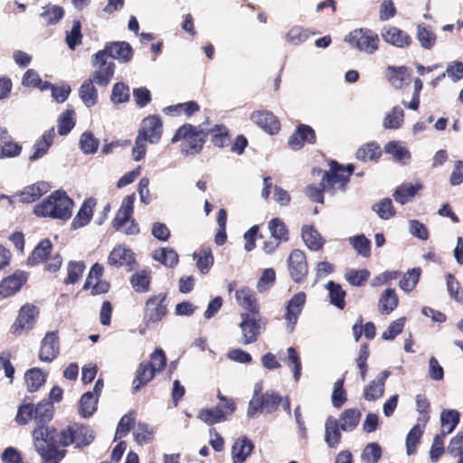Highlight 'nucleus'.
<instances>
[{
	"label": "nucleus",
	"instance_id": "f257e3e1",
	"mask_svg": "<svg viewBox=\"0 0 463 463\" xmlns=\"http://www.w3.org/2000/svg\"><path fill=\"white\" fill-rule=\"evenodd\" d=\"M328 170H317L318 173H323L321 185L325 186L326 192L330 195L345 193L350 178L355 169L354 165L347 164L345 165L332 159L328 162Z\"/></svg>",
	"mask_w": 463,
	"mask_h": 463
},
{
	"label": "nucleus",
	"instance_id": "f03ea898",
	"mask_svg": "<svg viewBox=\"0 0 463 463\" xmlns=\"http://www.w3.org/2000/svg\"><path fill=\"white\" fill-rule=\"evenodd\" d=\"M34 447L41 455L43 463H59L65 455V450L59 449V433L50 430L43 424H39L33 432Z\"/></svg>",
	"mask_w": 463,
	"mask_h": 463
},
{
	"label": "nucleus",
	"instance_id": "7ed1b4c3",
	"mask_svg": "<svg viewBox=\"0 0 463 463\" xmlns=\"http://www.w3.org/2000/svg\"><path fill=\"white\" fill-rule=\"evenodd\" d=\"M207 137L208 133H204L200 125L185 123L175 130L171 141L172 143L181 142L180 147L184 155L194 156L201 153Z\"/></svg>",
	"mask_w": 463,
	"mask_h": 463
},
{
	"label": "nucleus",
	"instance_id": "20e7f679",
	"mask_svg": "<svg viewBox=\"0 0 463 463\" xmlns=\"http://www.w3.org/2000/svg\"><path fill=\"white\" fill-rule=\"evenodd\" d=\"M166 365V357L161 348L156 349L150 354L149 362H142L133 381V391L137 392L142 386L148 383L155 375L163 371Z\"/></svg>",
	"mask_w": 463,
	"mask_h": 463
},
{
	"label": "nucleus",
	"instance_id": "39448f33",
	"mask_svg": "<svg viewBox=\"0 0 463 463\" xmlns=\"http://www.w3.org/2000/svg\"><path fill=\"white\" fill-rule=\"evenodd\" d=\"M352 47L372 54L379 48V36L378 34L368 28L354 29L350 32L345 38Z\"/></svg>",
	"mask_w": 463,
	"mask_h": 463
},
{
	"label": "nucleus",
	"instance_id": "423d86ee",
	"mask_svg": "<svg viewBox=\"0 0 463 463\" xmlns=\"http://www.w3.org/2000/svg\"><path fill=\"white\" fill-rule=\"evenodd\" d=\"M93 438L92 431L89 428L80 423H72L59 432L58 443L63 447L71 444L80 447L90 444Z\"/></svg>",
	"mask_w": 463,
	"mask_h": 463
},
{
	"label": "nucleus",
	"instance_id": "0eeeda50",
	"mask_svg": "<svg viewBox=\"0 0 463 463\" xmlns=\"http://www.w3.org/2000/svg\"><path fill=\"white\" fill-rule=\"evenodd\" d=\"M166 295L159 293L147 299L145 305L143 322L147 328H154L166 314Z\"/></svg>",
	"mask_w": 463,
	"mask_h": 463
},
{
	"label": "nucleus",
	"instance_id": "6e6552de",
	"mask_svg": "<svg viewBox=\"0 0 463 463\" xmlns=\"http://www.w3.org/2000/svg\"><path fill=\"white\" fill-rule=\"evenodd\" d=\"M133 53V49L128 42L117 41L107 43L104 49L97 52V57L101 59L105 56L108 59L109 56L120 62L127 63L132 60Z\"/></svg>",
	"mask_w": 463,
	"mask_h": 463
},
{
	"label": "nucleus",
	"instance_id": "1a4fd4ad",
	"mask_svg": "<svg viewBox=\"0 0 463 463\" xmlns=\"http://www.w3.org/2000/svg\"><path fill=\"white\" fill-rule=\"evenodd\" d=\"M92 64L97 67L92 72L90 80L101 87H106L110 82L115 72V63L113 61H108L103 56L101 59L97 57V52L93 55Z\"/></svg>",
	"mask_w": 463,
	"mask_h": 463
},
{
	"label": "nucleus",
	"instance_id": "9d476101",
	"mask_svg": "<svg viewBox=\"0 0 463 463\" xmlns=\"http://www.w3.org/2000/svg\"><path fill=\"white\" fill-rule=\"evenodd\" d=\"M306 298L307 296L304 292H298L286 303L284 319L286 320V328L289 333H293L295 330L298 317L303 311Z\"/></svg>",
	"mask_w": 463,
	"mask_h": 463
},
{
	"label": "nucleus",
	"instance_id": "9b49d317",
	"mask_svg": "<svg viewBox=\"0 0 463 463\" xmlns=\"http://www.w3.org/2000/svg\"><path fill=\"white\" fill-rule=\"evenodd\" d=\"M163 123L158 115H150L145 118L138 130L137 137L150 143H157L162 136Z\"/></svg>",
	"mask_w": 463,
	"mask_h": 463
},
{
	"label": "nucleus",
	"instance_id": "f8f14e48",
	"mask_svg": "<svg viewBox=\"0 0 463 463\" xmlns=\"http://www.w3.org/2000/svg\"><path fill=\"white\" fill-rule=\"evenodd\" d=\"M108 264L117 268L124 267L128 270H132L136 264L135 253L125 245H117L108 256Z\"/></svg>",
	"mask_w": 463,
	"mask_h": 463
},
{
	"label": "nucleus",
	"instance_id": "ddd939ff",
	"mask_svg": "<svg viewBox=\"0 0 463 463\" xmlns=\"http://www.w3.org/2000/svg\"><path fill=\"white\" fill-rule=\"evenodd\" d=\"M288 269L291 279L301 282L308 273V267L305 253L300 250H294L288 258Z\"/></svg>",
	"mask_w": 463,
	"mask_h": 463
},
{
	"label": "nucleus",
	"instance_id": "4468645a",
	"mask_svg": "<svg viewBox=\"0 0 463 463\" xmlns=\"http://www.w3.org/2000/svg\"><path fill=\"white\" fill-rule=\"evenodd\" d=\"M38 314L39 311L35 306L24 305L12 326V332L15 335H21L23 331L32 329Z\"/></svg>",
	"mask_w": 463,
	"mask_h": 463
},
{
	"label": "nucleus",
	"instance_id": "2eb2a0df",
	"mask_svg": "<svg viewBox=\"0 0 463 463\" xmlns=\"http://www.w3.org/2000/svg\"><path fill=\"white\" fill-rule=\"evenodd\" d=\"M33 213L39 217L66 221L71 218L72 210L70 204H35Z\"/></svg>",
	"mask_w": 463,
	"mask_h": 463
},
{
	"label": "nucleus",
	"instance_id": "dca6fc26",
	"mask_svg": "<svg viewBox=\"0 0 463 463\" xmlns=\"http://www.w3.org/2000/svg\"><path fill=\"white\" fill-rule=\"evenodd\" d=\"M317 136L315 130L308 125L299 124L292 135L289 137L288 144L294 149H301L306 143L315 144Z\"/></svg>",
	"mask_w": 463,
	"mask_h": 463
},
{
	"label": "nucleus",
	"instance_id": "f3484780",
	"mask_svg": "<svg viewBox=\"0 0 463 463\" xmlns=\"http://www.w3.org/2000/svg\"><path fill=\"white\" fill-rule=\"evenodd\" d=\"M250 119L265 132L270 135L277 134L280 130V121L270 111H254L250 115Z\"/></svg>",
	"mask_w": 463,
	"mask_h": 463
},
{
	"label": "nucleus",
	"instance_id": "a211bd4d",
	"mask_svg": "<svg viewBox=\"0 0 463 463\" xmlns=\"http://www.w3.org/2000/svg\"><path fill=\"white\" fill-rule=\"evenodd\" d=\"M60 353L58 333L48 332L43 339L39 352V358L43 362H52Z\"/></svg>",
	"mask_w": 463,
	"mask_h": 463
},
{
	"label": "nucleus",
	"instance_id": "6ab92c4d",
	"mask_svg": "<svg viewBox=\"0 0 463 463\" xmlns=\"http://www.w3.org/2000/svg\"><path fill=\"white\" fill-rule=\"evenodd\" d=\"M241 317V321L239 326L241 332V342L243 345L256 342L260 334V326L256 319L251 317L249 313H242Z\"/></svg>",
	"mask_w": 463,
	"mask_h": 463
},
{
	"label": "nucleus",
	"instance_id": "aec40b11",
	"mask_svg": "<svg viewBox=\"0 0 463 463\" xmlns=\"http://www.w3.org/2000/svg\"><path fill=\"white\" fill-rule=\"evenodd\" d=\"M390 375V371H382L374 380L364 387L363 393L364 398L369 402L380 399L384 393L385 382Z\"/></svg>",
	"mask_w": 463,
	"mask_h": 463
},
{
	"label": "nucleus",
	"instance_id": "412c9836",
	"mask_svg": "<svg viewBox=\"0 0 463 463\" xmlns=\"http://www.w3.org/2000/svg\"><path fill=\"white\" fill-rule=\"evenodd\" d=\"M381 35L384 42L399 48L408 47L412 42L406 32L395 26L383 27Z\"/></svg>",
	"mask_w": 463,
	"mask_h": 463
},
{
	"label": "nucleus",
	"instance_id": "4be33fe9",
	"mask_svg": "<svg viewBox=\"0 0 463 463\" xmlns=\"http://www.w3.org/2000/svg\"><path fill=\"white\" fill-rule=\"evenodd\" d=\"M51 188V184L44 181L28 185L19 194V203H34L47 194Z\"/></svg>",
	"mask_w": 463,
	"mask_h": 463
},
{
	"label": "nucleus",
	"instance_id": "5701e85b",
	"mask_svg": "<svg viewBox=\"0 0 463 463\" xmlns=\"http://www.w3.org/2000/svg\"><path fill=\"white\" fill-rule=\"evenodd\" d=\"M26 275L23 271H15L0 282V296L3 298L15 294L26 281Z\"/></svg>",
	"mask_w": 463,
	"mask_h": 463
},
{
	"label": "nucleus",
	"instance_id": "b1692460",
	"mask_svg": "<svg viewBox=\"0 0 463 463\" xmlns=\"http://www.w3.org/2000/svg\"><path fill=\"white\" fill-rule=\"evenodd\" d=\"M237 304L249 313L255 315L259 313V305L252 289L248 287H241L235 292Z\"/></svg>",
	"mask_w": 463,
	"mask_h": 463
},
{
	"label": "nucleus",
	"instance_id": "393cba45",
	"mask_svg": "<svg viewBox=\"0 0 463 463\" xmlns=\"http://www.w3.org/2000/svg\"><path fill=\"white\" fill-rule=\"evenodd\" d=\"M254 449L253 443L247 437H240L232 447L233 463H243Z\"/></svg>",
	"mask_w": 463,
	"mask_h": 463
},
{
	"label": "nucleus",
	"instance_id": "a878e982",
	"mask_svg": "<svg viewBox=\"0 0 463 463\" xmlns=\"http://www.w3.org/2000/svg\"><path fill=\"white\" fill-rule=\"evenodd\" d=\"M210 135L211 142L214 146L223 148L231 144V134L229 128L223 124H215L209 130L204 131Z\"/></svg>",
	"mask_w": 463,
	"mask_h": 463
},
{
	"label": "nucleus",
	"instance_id": "bb28decb",
	"mask_svg": "<svg viewBox=\"0 0 463 463\" xmlns=\"http://www.w3.org/2000/svg\"><path fill=\"white\" fill-rule=\"evenodd\" d=\"M301 236L305 245L311 250L322 249L325 240L320 233L311 225H304L301 229Z\"/></svg>",
	"mask_w": 463,
	"mask_h": 463
},
{
	"label": "nucleus",
	"instance_id": "cd10ccee",
	"mask_svg": "<svg viewBox=\"0 0 463 463\" xmlns=\"http://www.w3.org/2000/svg\"><path fill=\"white\" fill-rule=\"evenodd\" d=\"M338 420L330 416L325 423V442L329 448H336L341 440Z\"/></svg>",
	"mask_w": 463,
	"mask_h": 463
},
{
	"label": "nucleus",
	"instance_id": "c85d7f7f",
	"mask_svg": "<svg viewBox=\"0 0 463 463\" xmlns=\"http://www.w3.org/2000/svg\"><path fill=\"white\" fill-rule=\"evenodd\" d=\"M55 137L54 128L45 131L42 137L35 142L33 146V153L30 156V160L33 161L47 153L50 146H52Z\"/></svg>",
	"mask_w": 463,
	"mask_h": 463
},
{
	"label": "nucleus",
	"instance_id": "c756f323",
	"mask_svg": "<svg viewBox=\"0 0 463 463\" xmlns=\"http://www.w3.org/2000/svg\"><path fill=\"white\" fill-rule=\"evenodd\" d=\"M423 185L420 183L411 184L404 183L397 187L393 194L394 200L397 203H408L415 197V195L422 190Z\"/></svg>",
	"mask_w": 463,
	"mask_h": 463
},
{
	"label": "nucleus",
	"instance_id": "7c9ffc66",
	"mask_svg": "<svg viewBox=\"0 0 463 463\" xmlns=\"http://www.w3.org/2000/svg\"><path fill=\"white\" fill-rule=\"evenodd\" d=\"M197 418L207 425H213L227 420L226 412L221 405L202 409L198 412Z\"/></svg>",
	"mask_w": 463,
	"mask_h": 463
},
{
	"label": "nucleus",
	"instance_id": "2f4dec72",
	"mask_svg": "<svg viewBox=\"0 0 463 463\" xmlns=\"http://www.w3.org/2000/svg\"><path fill=\"white\" fill-rule=\"evenodd\" d=\"M273 189L274 195L273 200L278 203L289 202L290 195L288 191L284 190L280 186H273L272 178L270 176H266L263 179V188L261 191V196L263 199L267 200Z\"/></svg>",
	"mask_w": 463,
	"mask_h": 463
},
{
	"label": "nucleus",
	"instance_id": "473e14b6",
	"mask_svg": "<svg viewBox=\"0 0 463 463\" xmlns=\"http://www.w3.org/2000/svg\"><path fill=\"white\" fill-rule=\"evenodd\" d=\"M382 148L376 142H369L359 147L355 153L358 160L363 162L374 161L377 162L382 156Z\"/></svg>",
	"mask_w": 463,
	"mask_h": 463
},
{
	"label": "nucleus",
	"instance_id": "72a5a7b5",
	"mask_svg": "<svg viewBox=\"0 0 463 463\" xmlns=\"http://www.w3.org/2000/svg\"><path fill=\"white\" fill-rule=\"evenodd\" d=\"M460 414L458 411L452 409H445L440 413V434L447 436L451 433L458 426Z\"/></svg>",
	"mask_w": 463,
	"mask_h": 463
},
{
	"label": "nucleus",
	"instance_id": "f704fd0d",
	"mask_svg": "<svg viewBox=\"0 0 463 463\" xmlns=\"http://www.w3.org/2000/svg\"><path fill=\"white\" fill-rule=\"evenodd\" d=\"M152 258L167 268H174L178 263V254L172 248H158L153 251Z\"/></svg>",
	"mask_w": 463,
	"mask_h": 463
},
{
	"label": "nucleus",
	"instance_id": "c9c22d12",
	"mask_svg": "<svg viewBox=\"0 0 463 463\" xmlns=\"http://www.w3.org/2000/svg\"><path fill=\"white\" fill-rule=\"evenodd\" d=\"M410 74L405 66L388 67V80L395 89H402L410 84Z\"/></svg>",
	"mask_w": 463,
	"mask_h": 463
},
{
	"label": "nucleus",
	"instance_id": "e433bc0d",
	"mask_svg": "<svg viewBox=\"0 0 463 463\" xmlns=\"http://www.w3.org/2000/svg\"><path fill=\"white\" fill-rule=\"evenodd\" d=\"M196 267L202 274H207L213 265L214 258L210 248H203L193 255Z\"/></svg>",
	"mask_w": 463,
	"mask_h": 463
},
{
	"label": "nucleus",
	"instance_id": "4c0bfd02",
	"mask_svg": "<svg viewBox=\"0 0 463 463\" xmlns=\"http://www.w3.org/2000/svg\"><path fill=\"white\" fill-rule=\"evenodd\" d=\"M200 110L199 104L194 101H187L184 103H178L175 105H171L164 109V112L165 114H171V115H181L184 114L187 118L192 117L194 114L198 112Z\"/></svg>",
	"mask_w": 463,
	"mask_h": 463
},
{
	"label": "nucleus",
	"instance_id": "58836bf2",
	"mask_svg": "<svg viewBox=\"0 0 463 463\" xmlns=\"http://www.w3.org/2000/svg\"><path fill=\"white\" fill-rule=\"evenodd\" d=\"M426 424L417 421V423L411 429L406 437V452L408 455H412L416 451V447L424 432Z\"/></svg>",
	"mask_w": 463,
	"mask_h": 463
},
{
	"label": "nucleus",
	"instance_id": "ea45409f",
	"mask_svg": "<svg viewBox=\"0 0 463 463\" xmlns=\"http://www.w3.org/2000/svg\"><path fill=\"white\" fill-rule=\"evenodd\" d=\"M91 80H85L79 89V96L87 107L94 106L98 101V91Z\"/></svg>",
	"mask_w": 463,
	"mask_h": 463
},
{
	"label": "nucleus",
	"instance_id": "a19ab883",
	"mask_svg": "<svg viewBox=\"0 0 463 463\" xmlns=\"http://www.w3.org/2000/svg\"><path fill=\"white\" fill-rule=\"evenodd\" d=\"M398 305V297L392 288L386 289L379 298V310L383 314L392 313Z\"/></svg>",
	"mask_w": 463,
	"mask_h": 463
},
{
	"label": "nucleus",
	"instance_id": "79ce46f5",
	"mask_svg": "<svg viewBox=\"0 0 463 463\" xmlns=\"http://www.w3.org/2000/svg\"><path fill=\"white\" fill-rule=\"evenodd\" d=\"M27 390L30 392H36L46 381V373L39 368L28 370L24 374Z\"/></svg>",
	"mask_w": 463,
	"mask_h": 463
},
{
	"label": "nucleus",
	"instance_id": "37998d69",
	"mask_svg": "<svg viewBox=\"0 0 463 463\" xmlns=\"http://www.w3.org/2000/svg\"><path fill=\"white\" fill-rule=\"evenodd\" d=\"M98 398L93 392H85L79 402V413L84 418L90 417L97 410Z\"/></svg>",
	"mask_w": 463,
	"mask_h": 463
},
{
	"label": "nucleus",
	"instance_id": "c03bdc74",
	"mask_svg": "<svg viewBox=\"0 0 463 463\" xmlns=\"http://www.w3.org/2000/svg\"><path fill=\"white\" fill-rule=\"evenodd\" d=\"M404 121V111L400 107L396 106L387 113L383 118V128L386 129L400 128Z\"/></svg>",
	"mask_w": 463,
	"mask_h": 463
},
{
	"label": "nucleus",
	"instance_id": "a18cd8bd",
	"mask_svg": "<svg viewBox=\"0 0 463 463\" xmlns=\"http://www.w3.org/2000/svg\"><path fill=\"white\" fill-rule=\"evenodd\" d=\"M361 413L356 409H347L343 411L340 417V428L344 431L353 430L358 424Z\"/></svg>",
	"mask_w": 463,
	"mask_h": 463
},
{
	"label": "nucleus",
	"instance_id": "49530a36",
	"mask_svg": "<svg viewBox=\"0 0 463 463\" xmlns=\"http://www.w3.org/2000/svg\"><path fill=\"white\" fill-rule=\"evenodd\" d=\"M313 34H315V33L310 32L308 29L295 25L287 33L286 40L293 45H298L306 42Z\"/></svg>",
	"mask_w": 463,
	"mask_h": 463
},
{
	"label": "nucleus",
	"instance_id": "de8ad7c7",
	"mask_svg": "<svg viewBox=\"0 0 463 463\" xmlns=\"http://www.w3.org/2000/svg\"><path fill=\"white\" fill-rule=\"evenodd\" d=\"M151 276L147 270H140L134 273L130 278V283L133 288L138 293L148 291Z\"/></svg>",
	"mask_w": 463,
	"mask_h": 463
},
{
	"label": "nucleus",
	"instance_id": "09e8293b",
	"mask_svg": "<svg viewBox=\"0 0 463 463\" xmlns=\"http://www.w3.org/2000/svg\"><path fill=\"white\" fill-rule=\"evenodd\" d=\"M271 237L280 243L288 241V231L285 223L279 218H273L269 222Z\"/></svg>",
	"mask_w": 463,
	"mask_h": 463
},
{
	"label": "nucleus",
	"instance_id": "8fccbe9b",
	"mask_svg": "<svg viewBox=\"0 0 463 463\" xmlns=\"http://www.w3.org/2000/svg\"><path fill=\"white\" fill-rule=\"evenodd\" d=\"M417 39L421 47L428 50L431 49L436 43L435 33L424 24H420L417 26Z\"/></svg>",
	"mask_w": 463,
	"mask_h": 463
},
{
	"label": "nucleus",
	"instance_id": "3c124183",
	"mask_svg": "<svg viewBox=\"0 0 463 463\" xmlns=\"http://www.w3.org/2000/svg\"><path fill=\"white\" fill-rule=\"evenodd\" d=\"M349 243L356 250L357 254L363 257H369L371 253V241L364 234L352 236L348 239Z\"/></svg>",
	"mask_w": 463,
	"mask_h": 463
},
{
	"label": "nucleus",
	"instance_id": "603ef678",
	"mask_svg": "<svg viewBox=\"0 0 463 463\" xmlns=\"http://www.w3.org/2000/svg\"><path fill=\"white\" fill-rule=\"evenodd\" d=\"M420 273L421 269L420 268H413L408 270L400 280V288L406 292L412 291L419 281Z\"/></svg>",
	"mask_w": 463,
	"mask_h": 463
},
{
	"label": "nucleus",
	"instance_id": "864d4df0",
	"mask_svg": "<svg viewBox=\"0 0 463 463\" xmlns=\"http://www.w3.org/2000/svg\"><path fill=\"white\" fill-rule=\"evenodd\" d=\"M34 420L39 424H44L52 418V405L49 402H41L33 406Z\"/></svg>",
	"mask_w": 463,
	"mask_h": 463
},
{
	"label": "nucleus",
	"instance_id": "5fc2aeb1",
	"mask_svg": "<svg viewBox=\"0 0 463 463\" xmlns=\"http://www.w3.org/2000/svg\"><path fill=\"white\" fill-rule=\"evenodd\" d=\"M329 290L330 301L333 305L340 309L345 307V292L342 289L341 286L333 281H329L326 285Z\"/></svg>",
	"mask_w": 463,
	"mask_h": 463
},
{
	"label": "nucleus",
	"instance_id": "6e6d98bb",
	"mask_svg": "<svg viewBox=\"0 0 463 463\" xmlns=\"http://www.w3.org/2000/svg\"><path fill=\"white\" fill-rule=\"evenodd\" d=\"M81 24L80 20H74L71 30L66 33V43L70 49L74 50L76 46L81 44Z\"/></svg>",
	"mask_w": 463,
	"mask_h": 463
},
{
	"label": "nucleus",
	"instance_id": "4d7b16f0",
	"mask_svg": "<svg viewBox=\"0 0 463 463\" xmlns=\"http://www.w3.org/2000/svg\"><path fill=\"white\" fill-rule=\"evenodd\" d=\"M52 250V242L48 239H44L39 242L34 248L29 261L32 263H39L46 259Z\"/></svg>",
	"mask_w": 463,
	"mask_h": 463
},
{
	"label": "nucleus",
	"instance_id": "13d9d810",
	"mask_svg": "<svg viewBox=\"0 0 463 463\" xmlns=\"http://www.w3.org/2000/svg\"><path fill=\"white\" fill-rule=\"evenodd\" d=\"M288 356L285 359L287 365L292 370L293 377L298 382L301 375V363L299 355L294 347H288L287 350Z\"/></svg>",
	"mask_w": 463,
	"mask_h": 463
},
{
	"label": "nucleus",
	"instance_id": "bf43d9fd",
	"mask_svg": "<svg viewBox=\"0 0 463 463\" xmlns=\"http://www.w3.org/2000/svg\"><path fill=\"white\" fill-rule=\"evenodd\" d=\"M93 215V208L92 204H82L80 209L79 210L77 215L73 219L71 222V227L73 229H78L83 227L90 221Z\"/></svg>",
	"mask_w": 463,
	"mask_h": 463
},
{
	"label": "nucleus",
	"instance_id": "052dcab7",
	"mask_svg": "<svg viewBox=\"0 0 463 463\" xmlns=\"http://www.w3.org/2000/svg\"><path fill=\"white\" fill-rule=\"evenodd\" d=\"M129 88L124 82H117L114 84L111 91V101L114 104H120L128 101Z\"/></svg>",
	"mask_w": 463,
	"mask_h": 463
},
{
	"label": "nucleus",
	"instance_id": "680f3d73",
	"mask_svg": "<svg viewBox=\"0 0 463 463\" xmlns=\"http://www.w3.org/2000/svg\"><path fill=\"white\" fill-rule=\"evenodd\" d=\"M384 150L387 154L392 156L394 160L402 161L405 158L410 157V152L404 146H402L398 141H390L385 146Z\"/></svg>",
	"mask_w": 463,
	"mask_h": 463
},
{
	"label": "nucleus",
	"instance_id": "e2e57ef3",
	"mask_svg": "<svg viewBox=\"0 0 463 463\" xmlns=\"http://www.w3.org/2000/svg\"><path fill=\"white\" fill-rule=\"evenodd\" d=\"M73 110H66L58 119V133L61 136H65L71 132L75 126L73 119Z\"/></svg>",
	"mask_w": 463,
	"mask_h": 463
},
{
	"label": "nucleus",
	"instance_id": "0e129e2a",
	"mask_svg": "<svg viewBox=\"0 0 463 463\" xmlns=\"http://www.w3.org/2000/svg\"><path fill=\"white\" fill-rule=\"evenodd\" d=\"M85 266L81 261H70L67 267L68 275L64 279L65 284H74L82 276Z\"/></svg>",
	"mask_w": 463,
	"mask_h": 463
},
{
	"label": "nucleus",
	"instance_id": "69168bd1",
	"mask_svg": "<svg viewBox=\"0 0 463 463\" xmlns=\"http://www.w3.org/2000/svg\"><path fill=\"white\" fill-rule=\"evenodd\" d=\"M80 147L84 154H93L99 147V140L90 132H84L80 139Z\"/></svg>",
	"mask_w": 463,
	"mask_h": 463
},
{
	"label": "nucleus",
	"instance_id": "338daca9",
	"mask_svg": "<svg viewBox=\"0 0 463 463\" xmlns=\"http://www.w3.org/2000/svg\"><path fill=\"white\" fill-rule=\"evenodd\" d=\"M370 272L365 269H349L345 272V278L352 286H361L369 278Z\"/></svg>",
	"mask_w": 463,
	"mask_h": 463
},
{
	"label": "nucleus",
	"instance_id": "774afa93",
	"mask_svg": "<svg viewBox=\"0 0 463 463\" xmlns=\"http://www.w3.org/2000/svg\"><path fill=\"white\" fill-rule=\"evenodd\" d=\"M447 288L452 298L457 302L463 304V290H461L460 283L451 274L447 275Z\"/></svg>",
	"mask_w": 463,
	"mask_h": 463
}]
</instances>
